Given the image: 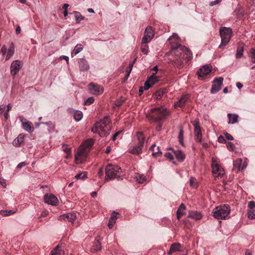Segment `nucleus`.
I'll return each instance as SVG.
<instances>
[{"instance_id": "obj_20", "label": "nucleus", "mask_w": 255, "mask_h": 255, "mask_svg": "<svg viewBox=\"0 0 255 255\" xmlns=\"http://www.w3.org/2000/svg\"><path fill=\"white\" fill-rule=\"evenodd\" d=\"M181 250V245L179 243H174L172 244L170 248V249L168 252V255H171L172 253L180 251Z\"/></svg>"}, {"instance_id": "obj_18", "label": "nucleus", "mask_w": 255, "mask_h": 255, "mask_svg": "<svg viewBox=\"0 0 255 255\" xmlns=\"http://www.w3.org/2000/svg\"><path fill=\"white\" fill-rule=\"evenodd\" d=\"M202 214L200 212L197 211H189L188 217L195 220H200L202 218Z\"/></svg>"}, {"instance_id": "obj_23", "label": "nucleus", "mask_w": 255, "mask_h": 255, "mask_svg": "<svg viewBox=\"0 0 255 255\" xmlns=\"http://www.w3.org/2000/svg\"><path fill=\"white\" fill-rule=\"evenodd\" d=\"M89 87L91 93L93 94L98 95L100 93V87L99 86L94 83H90Z\"/></svg>"}, {"instance_id": "obj_19", "label": "nucleus", "mask_w": 255, "mask_h": 255, "mask_svg": "<svg viewBox=\"0 0 255 255\" xmlns=\"http://www.w3.org/2000/svg\"><path fill=\"white\" fill-rule=\"evenodd\" d=\"M244 51V44L243 42H239L237 44V52L236 57L237 59L241 58L243 56Z\"/></svg>"}, {"instance_id": "obj_4", "label": "nucleus", "mask_w": 255, "mask_h": 255, "mask_svg": "<svg viewBox=\"0 0 255 255\" xmlns=\"http://www.w3.org/2000/svg\"><path fill=\"white\" fill-rule=\"evenodd\" d=\"M232 29L229 27H223L220 29L221 43L219 48L223 49L229 43L232 37Z\"/></svg>"}, {"instance_id": "obj_52", "label": "nucleus", "mask_w": 255, "mask_h": 255, "mask_svg": "<svg viewBox=\"0 0 255 255\" xmlns=\"http://www.w3.org/2000/svg\"><path fill=\"white\" fill-rule=\"evenodd\" d=\"M248 207L250 208L249 210H255V202L254 201H250L248 203Z\"/></svg>"}, {"instance_id": "obj_43", "label": "nucleus", "mask_w": 255, "mask_h": 255, "mask_svg": "<svg viewBox=\"0 0 255 255\" xmlns=\"http://www.w3.org/2000/svg\"><path fill=\"white\" fill-rule=\"evenodd\" d=\"M60 248L57 246L53 250L51 251L50 255H62L61 252L60 251Z\"/></svg>"}, {"instance_id": "obj_42", "label": "nucleus", "mask_w": 255, "mask_h": 255, "mask_svg": "<svg viewBox=\"0 0 255 255\" xmlns=\"http://www.w3.org/2000/svg\"><path fill=\"white\" fill-rule=\"evenodd\" d=\"M165 89H160L156 91L155 93V96L156 97L157 99H160L162 96L165 93Z\"/></svg>"}, {"instance_id": "obj_2", "label": "nucleus", "mask_w": 255, "mask_h": 255, "mask_svg": "<svg viewBox=\"0 0 255 255\" xmlns=\"http://www.w3.org/2000/svg\"><path fill=\"white\" fill-rule=\"evenodd\" d=\"M231 209L229 205H223L216 207L214 209L212 214L213 216L217 219L226 220L230 217Z\"/></svg>"}, {"instance_id": "obj_38", "label": "nucleus", "mask_w": 255, "mask_h": 255, "mask_svg": "<svg viewBox=\"0 0 255 255\" xmlns=\"http://www.w3.org/2000/svg\"><path fill=\"white\" fill-rule=\"evenodd\" d=\"M135 178L138 183L140 184L143 183L146 180L145 176L142 174H138L136 176Z\"/></svg>"}, {"instance_id": "obj_14", "label": "nucleus", "mask_w": 255, "mask_h": 255, "mask_svg": "<svg viewBox=\"0 0 255 255\" xmlns=\"http://www.w3.org/2000/svg\"><path fill=\"white\" fill-rule=\"evenodd\" d=\"M212 172L216 177H222L224 174V170L220 165L212 166Z\"/></svg>"}, {"instance_id": "obj_11", "label": "nucleus", "mask_w": 255, "mask_h": 255, "mask_svg": "<svg viewBox=\"0 0 255 255\" xmlns=\"http://www.w3.org/2000/svg\"><path fill=\"white\" fill-rule=\"evenodd\" d=\"M193 125L194 126L195 140L197 142H200L202 139V135L199 123L198 122H195L193 124Z\"/></svg>"}, {"instance_id": "obj_63", "label": "nucleus", "mask_w": 255, "mask_h": 255, "mask_svg": "<svg viewBox=\"0 0 255 255\" xmlns=\"http://www.w3.org/2000/svg\"><path fill=\"white\" fill-rule=\"evenodd\" d=\"M7 51L6 47L5 45H3L1 48L0 52L4 56L5 55Z\"/></svg>"}, {"instance_id": "obj_44", "label": "nucleus", "mask_w": 255, "mask_h": 255, "mask_svg": "<svg viewBox=\"0 0 255 255\" xmlns=\"http://www.w3.org/2000/svg\"><path fill=\"white\" fill-rule=\"evenodd\" d=\"M141 51L144 54H147L148 52V46L146 44H142Z\"/></svg>"}, {"instance_id": "obj_40", "label": "nucleus", "mask_w": 255, "mask_h": 255, "mask_svg": "<svg viewBox=\"0 0 255 255\" xmlns=\"http://www.w3.org/2000/svg\"><path fill=\"white\" fill-rule=\"evenodd\" d=\"M94 144V141L92 139H88L86 140L84 144V146L86 148H90Z\"/></svg>"}, {"instance_id": "obj_51", "label": "nucleus", "mask_w": 255, "mask_h": 255, "mask_svg": "<svg viewBox=\"0 0 255 255\" xmlns=\"http://www.w3.org/2000/svg\"><path fill=\"white\" fill-rule=\"evenodd\" d=\"M226 144H227V147L229 149V150H230V151L234 150V149L235 148V145H234V144L232 142H231L230 141H228V142H226Z\"/></svg>"}, {"instance_id": "obj_15", "label": "nucleus", "mask_w": 255, "mask_h": 255, "mask_svg": "<svg viewBox=\"0 0 255 255\" xmlns=\"http://www.w3.org/2000/svg\"><path fill=\"white\" fill-rule=\"evenodd\" d=\"M211 71V69L207 65H204L197 72V74L199 77H204Z\"/></svg>"}, {"instance_id": "obj_3", "label": "nucleus", "mask_w": 255, "mask_h": 255, "mask_svg": "<svg viewBox=\"0 0 255 255\" xmlns=\"http://www.w3.org/2000/svg\"><path fill=\"white\" fill-rule=\"evenodd\" d=\"M122 169L117 165L108 164L106 167V178L105 181H107L112 179L120 177L122 172Z\"/></svg>"}, {"instance_id": "obj_48", "label": "nucleus", "mask_w": 255, "mask_h": 255, "mask_svg": "<svg viewBox=\"0 0 255 255\" xmlns=\"http://www.w3.org/2000/svg\"><path fill=\"white\" fill-rule=\"evenodd\" d=\"M125 101V99L123 97H121L118 99L115 102V105L117 107L121 106Z\"/></svg>"}, {"instance_id": "obj_8", "label": "nucleus", "mask_w": 255, "mask_h": 255, "mask_svg": "<svg viewBox=\"0 0 255 255\" xmlns=\"http://www.w3.org/2000/svg\"><path fill=\"white\" fill-rule=\"evenodd\" d=\"M91 131L93 133H98L100 137H104L109 134V131L105 129L104 127H101L97 122L92 128Z\"/></svg>"}, {"instance_id": "obj_34", "label": "nucleus", "mask_w": 255, "mask_h": 255, "mask_svg": "<svg viewBox=\"0 0 255 255\" xmlns=\"http://www.w3.org/2000/svg\"><path fill=\"white\" fill-rule=\"evenodd\" d=\"M147 80L153 85L158 81L157 77L156 76V73H153L150 77H148Z\"/></svg>"}, {"instance_id": "obj_17", "label": "nucleus", "mask_w": 255, "mask_h": 255, "mask_svg": "<svg viewBox=\"0 0 255 255\" xmlns=\"http://www.w3.org/2000/svg\"><path fill=\"white\" fill-rule=\"evenodd\" d=\"M78 64L80 71H85L89 70L90 66L87 61L84 58H81L78 60Z\"/></svg>"}, {"instance_id": "obj_39", "label": "nucleus", "mask_w": 255, "mask_h": 255, "mask_svg": "<svg viewBox=\"0 0 255 255\" xmlns=\"http://www.w3.org/2000/svg\"><path fill=\"white\" fill-rule=\"evenodd\" d=\"M15 213L13 210H1L0 211V214L2 216H9Z\"/></svg>"}, {"instance_id": "obj_12", "label": "nucleus", "mask_w": 255, "mask_h": 255, "mask_svg": "<svg viewBox=\"0 0 255 255\" xmlns=\"http://www.w3.org/2000/svg\"><path fill=\"white\" fill-rule=\"evenodd\" d=\"M189 98V95H188V94L183 95L178 101H177L174 103L175 108L176 109L178 107H183L185 105L186 102H187V101L188 100Z\"/></svg>"}, {"instance_id": "obj_27", "label": "nucleus", "mask_w": 255, "mask_h": 255, "mask_svg": "<svg viewBox=\"0 0 255 255\" xmlns=\"http://www.w3.org/2000/svg\"><path fill=\"white\" fill-rule=\"evenodd\" d=\"M185 209H186L185 205L183 203H182L179 207V208L177 211V212H176L177 218L178 219H180V218L184 214H185V212H184V211Z\"/></svg>"}, {"instance_id": "obj_29", "label": "nucleus", "mask_w": 255, "mask_h": 255, "mask_svg": "<svg viewBox=\"0 0 255 255\" xmlns=\"http://www.w3.org/2000/svg\"><path fill=\"white\" fill-rule=\"evenodd\" d=\"M242 160V159H237L236 162L234 163V167H237L239 170H243L246 168L247 164L244 163L242 165L241 164Z\"/></svg>"}, {"instance_id": "obj_16", "label": "nucleus", "mask_w": 255, "mask_h": 255, "mask_svg": "<svg viewBox=\"0 0 255 255\" xmlns=\"http://www.w3.org/2000/svg\"><path fill=\"white\" fill-rule=\"evenodd\" d=\"M97 123H99V125L101 126V127H104V129H106L107 131H108L109 133L110 132L111 128L109 126V124L110 123V120L109 117H106L100 121L97 122Z\"/></svg>"}, {"instance_id": "obj_1", "label": "nucleus", "mask_w": 255, "mask_h": 255, "mask_svg": "<svg viewBox=\"0 0 255 255\" xmlns=\"http://www.w3.org/2000/svg\"><path fill=\"white\" fill-rule=\"evenodd\" d=\"M169 115V111L164 107L153 108L147 115L149 119L154 123L165 121Z\"/></svg>"}, {"instance_id": "obj_36", "label": "nucleus", "mask_w": 255, "mask_h": 255, "mask_svg": "<svg viewBox=\"0 0 255 255\" xmlns=\"http://www.w3.org/2000/svg\"><path fill=\"white\" fill-rule=\"evenodd\" d=\"M75 178L77 180H78V179L84 180L87 178V172H82L79 174H78L75 176Z\"/></svg>"}, {"instance_id": "obj_33", "label": "nucleus", "mask_w": 255, "mask_h": 255, "mask_svg": "<svg viewBox=\"0 0 255 255\" xmlns=\"http://www.w3.org/2000/svg\"><path fill=\"white\" fill-rule=\"evenodd\" d=\"M83 49V47L81 44H77L73 51L71 53V55L73 56H75L79 52H80Z\"/></svg>"}, {"instance_id": "obj_22", "label": "nucleus", "mask_w": 255, "mask_h": 255, "mask_svg": "<svg viewBox=\"0 0 255 255\" xmlns=\"http://www.w3.org/2000/svg\"><path fill=\"white\" fill-rule=\"evenodd\" d=\"M136 135L138 141L137 144L143 147L145 141V136L143 133L141 131H138L136 132Z\"/></svg>"}, {"instance_id": "obj_62", "label": "nucleus", "mask_w": 255, "mask_h": 255, "mask_svg": "<svg viewBox=\"0 0 255 255\" xmlns=\"http://www.w3.org/2000/svg\"><path fill=\"white\" fill-rule=\"evenodd\" d=\"M222 0H215L214 1H211L209 3L210 6H213L219 2H220Z\"/></svg>"}, {"instance_id": "obj_31", "label": "nucleus", "mask_w": 255, "mask_h": 255, "mask_svg": "<svg viewBox=\"0 0 255 255\" xmlns=\"http://www.w3.org/2000/svg\"><path fill=\"white\" fill-rule=\"evenodd\" d=\"M14 45L13 43H11L8 49V52L6 56L5 59L8 60L14 54Z\"/></svg>"}, {"instance_id": "obj_61", "label": "nucleus", "mask_w": 255, "mask_h": 255, "mask_svg": "<svg viewBox=\"0 0 255 255\" xmlns=\"http://www.w3.org/2000/svg\"><path fill=\"white\" fill-rule=\"evenodd\" d=\"M0 184L4 188L6 186L5 180L2 177H0Z\"/></svg>"}, {"instance_id": "obj_55", "label": "nucleus", "mask_w": 255, "mask_h": 255, "mask_svg": "<svg viewBox=\"0 0 255 255\" xmlns=\"http://www.w3.org/2000/svg\"><path fill=\"white\" fill-rule=\"evenodd\" d=\"M224 135L225 136L226 138L229 140H232L234 139L233 136L228 132L224 133Z\"/></svg>"}, {"instance_id": "obj_35", "label": "nucleus", "mask_w": 255, "mask_h": 255, "mask_svg": "<svg viewBox=\"0 0 255 255\" xmlns=\"http://www.w3.org/2000/svg\"><path fill=\"white\" fill-rule=\"evenodd\" d=\"M74 12L75 14V18L77 23H79L81 21L83 20L84 19V17L82 16L80 13V12L78 11H74Z\"/></svg>"}, {"instance_id": "obj_53", "label": "nucleus", "mask_w": 255, "mask_h": 255, "mask_svg": "<svg viewBox=\"0 0 255 255\" xmlns=\"http://www.w3.org/2000/svg\"><path fill=\"white\" fill-rule=\"evenodd\" d=\"M119 214V213L118 212H116L115 211H114L112 213V215H111V216L110 217V219L114 220V221H116L117 219L118 218V215Z\"/></svg>"}, {"instance_id": "obj_26", "label": "nucleus", "mask_w": 255, "mask_h": 255, "mask_svg": "<svg viewBox=\"0 0 255 255\" xmlns=\"http://www.w3.org/2000/svg\"><path fill=\"white\" fill-rule=\"evenodd\" d=\"M22 128L25 130L29 132H31L34 130L32 124L30 122L22 123Z\"/></svg>"}, {"instance_id": "obj_30", "label": "nucleus", "mask_w": 255, "mask_h": 255, "mask_svg": "<svg viewBox=\"0 0 255 255\" xmlns=\"http://www.w3.org/2000/svg\"><path fill=\"white\" fill-rule=\"evenodd\" d=\"M74 119L76 122H79L83 118V113L81 111L73 110Z\"/></svg>"}, {"instance_id": "obj_37", "label": "nucleus", "mask_w": 255, "mask_h": 255, "mask_svg": "<svg viewBox=\"0 0 255 255\" xmlns=\"http://www.w3.org/2000/svg\"><path fill=\"white\" fill-rule=\"evenodd\" d=\"M183 132H183V128H181L179 130V134H178V139H179V142L180 144H181L182 145H183L184 144Z\"/></svg>"}, {"instance_id": "obj_9", "label": "nucleus", "mask_w": 255, "mask_h": 255, "mask_svg": "<svg viewBox=\"0 0 255 255\" xmlns=\"http://www.w3.org/2000/svg\"><path fill=\"white\" fill-rule=\"evenodd\" d=\"M43 199L45 203L52 206H57L59 203L58 198L53 194H46Z\"/></svg>"}, {"instance_id": "obj_41", "label": "nucleus", "mask_w": 255, "mask_h": 255, "mask_svg": "<svg viewBox=\"0 0 255 255\" xmlns=\"http://www.w3.org/2000/svg\"><path fill=\"white\" fill-rule=\"evenodd\" d=\"M250 54L252 62L255 63V48H251L250 50Z\"/></svg>"}, {"instance_id": "obj_25", "label": "nucleus", "mask_w": 255, "mask_h": 255, "mask_svg": "<svg viewBox=\"0 0 255 255\" xmlns=\"http://www.w3.org/2000/svg\"><path fill=\"white\" fill-rule=\"evenodd\" d=\"M227 116L229 119L228 124H234L238 122L239 116L238 115L229 113Z\"/></svg>"}, {"instance_id": "obj_5", "label": "nucleus", "mask_w": 255, "mask_h": 255, "mask_svg": "<svg viewBox=\"0 0 255 255\" xmlns=\"http://www.w3.org/2000/svg\"><path fill=\"white\" fill-rule=\"evenodd\" d=\"M171 50L172 53L177 56H180L182 53L184 52L187 55V57L190 58L192 56V52L189 49L184 45L177 43H172L171 44Z\"/></svg>"}, {"instance_id": "obj_60", "label": "nucleus", "mask_w": 255, "mask_h": 255, "mask_svg": "<svg viewBox=\"0 0 255 255\" xmlns=\"http://www.w3.org/2000/svg\"><path fill=\"white\" fill-rule=\"evenodd\" d=\"M28 164L27 163H26V162H21L20 163H19L17 166V168H21L24 166H25L26 165H27Z\"/></svg>"}, {"instance_id": "obj_32", "label": "nucleus", "mask_w": 255, "mask_h": 255, "mask_svg": "<svg viewBox=\"0 0 255 255\" xmlns=\"http://www.w3.org/2000/svg\"><path fill=\"white\" fill-rule=\"evenodd\" d=\"M101 243H100L99 240L96 239L93 244L92 248L91 250L93 252H97L98 251L101 250Z\"/></svg>"}, {"instance_id": "obj_10", "label": "nucleus", "mask_w": 255, "mask_h": 255, "mask_svg": "<svg viewBox=\"0 0 255 255\" xmlns=\"http://www.w3.org/2000/svg\"><path fill=\"white\" fill-rule=\"evenodd\" d=\"M22 64L19 60L13 61L10 66V72L11 75L14 77L19 72L21 68Z\"/></svg>"}, {"instance_id": "obj_24", "label": "nucleus", "mask_w": 255, "mask_h": 255, "mask_svg": "<svg viewBox=\"0 0 255 255\" xmlns=\"http://www.w3.org/2000/svg\"><path fill=\"white\" fill-rule=\"evenodd\" d=\"M142 146L137 144L130 149L129 152V153L134 155H138L142 152Z\"/></svg>"}, {"instance_id": "obj_45", "label": "nucleus", "mask_w": 255, "mask_h": 255, "mask_svg": "<svg viewBox=\"0 0 255 255\" xmlns=\"http://www.w3.org/2000/svg\"><path fill=\"white\" fill-rule=\"evenodd\" d=\"M196 179L193 177H191L189 180L190 185L193 188H196L197 187V182Z\"/></svg>"}, {"instance_id": "obj_47", "label": "nucleus", "mask_w": 255, "mask_h": 255, "mask_svg": "<svg viewBox=\"0 0 255 255\" xmlns=\"http://www.w3.org/2000/svg\"><path fill=\"white\" fill-rule=\"evenodd\" d=\"M152 85H153L150 83V82L149 81L146 80L144 83V86L142 87L144 88V90H148L150 87H151Z\"/></svg>"}, {"instance_id": "obj_50", "label": "nucleus", "mask_w": 255, "mask_h": 255, "mask_svg": "<svg viewBox=\"0 0 255 255\" xmlns=\"http://www.w3.org/2000/svg\"><path fill=\"white\" fill-rule=\"evenodd\" d=\"M94 101V99L93 97H89L84 102V105H90L93 103Z\"/></svg>"}, {"instance_id": "obj_54", "label": "nucleus", "mask_w": 255, "mask_h": 255, "mask_svg": "<svg viewBox=\"0 0 255 255\" xmlns=\"http://www.w3.org/2000/svg\"><path fill=\"white\" fill-rule=\"evenodd\" d=\"M218 142L221 143H226L227 141L224 137L221 135L218 138Z\"/></svg>"}, {"instance_id": "obj_59", "label": "nucleus", "mask_w": 255, "mask_h": 255, "mask_svg": "<svg viewBox=\"0 0 255 255\" xmlns=\"http://www.w3.org/2000/svg\"><path fill=\"white\" fill-rule=\"evenodd\" d=\"M175 64L179 68H182L183 65V62L181 60H177L175 62Z\"/></svg>"}, {"instance_id": "obj_49", "label": "nucleus", "mask_w": 255, "mask_h": 255, "mask_svg": "<svg viewBox=\"0 0 255 255\" xmlns=\"http://www.w3.org/2000/svg\"><path fill=\"white\" fill-rule=\"evenodd\" d=\"M162 152L160 150V148L159 146L157 147V152H153L152 153V155L153 156H159L161 155Z\"/></svg>"}, {"instance_id": "obj_21", "label": "nucleus", "mask_w": 255, "mask_h": 255, "mask_svg": "<svg viewBox=\"0 0 255 255\" xmlns=\"http://www.w3.org/2000/svg\"><path fill=\"white\" fill-rule=\"evenodd\" d=\"M174 154L176 157V159L181 162H183L185 158V155L184 153L181 150H173Z\"/></svg>"}, {"instance_id": "obj_46", "label": "nucleus", "mask_w": 255, "mask_h": 255, "mask_svg": "<svg viewBox=\"0 0 255 255\" xmlns=\"http://www.w3.org/2000/svg\"><path fill=\"white\" fill-rule=\"evenodd\" d=\"M248 218L250 219H254L255 218V210H248Z\"/></svg>"}, {"instance_id": "obj_58", "label": "nucleus", "mask_w": 255, "mask_h": 255, "mask_svg": "<svg viewBox=\"0 0 255 255\" xmlns=\"http://www.w3.org/2000/svg\"><path fill=\"white\" fill-rule=\"evenodd\" d=\"M133 66V62H130L129 63V65H128L129 71L128 72V71H127V72H126L127 75L128 76H129V73H130V72L132 70Z\"/></svg>"}, {"instance_id": "obj_6", "label": "nucleus", "mask_w": 255, "mask_h": 255, "mask_svg": "<svg viewBox=\"0 0 255 255\" xmlns=\"http://www.w3.org/2000/svg\"><path fill=\"white\" fill-rule=\"evenodd\" d=\"M223 80V78L221 77H216L214 79L210 91L211 94H215L221 89Z\"/></svg>"}, {"instance_id": "obj_64", "label": "nucleus", "mask_w": 255, "mask_h": 255, "mask_svg": "<svg viewBox=\"0 0 255 255\" xmlns=\"http://www.w3.org/2000/svg\"><path fill=\"white\" fill-rule=\"evenodd\" d=\"M103 174H104L103 167H102L100 168V169H99V170L98 172V176L99 177H101L103 175Z\"/></svg>"}, {"instance_id": "obj_13", "label": "nucleus", "mask_w": 255, "mask_h": 255, "mask_svg": "<svg viewBox=\"0 0 255 255\" xmlns=\"http://www.w3.org/2000/svg\"><path fill=\"white\" fill-rule=\"evenodd\" d=\"M76 214L74 213H69L65 214L60 216L61 220H64L65 221H68L72 223H74L75 220L76 219Z\"/></svg>"}, {"instance_id": "obj_57", "label": "nucleus", "mask_w": 255, "mask_h": 255, "mask_svg": "<svg viewBox=\"0 0 255 255\" xmlns=\"http://www.w3.org/2000/svg\"><path fill=\"white\" fill-rule=\"evenodd\" d=\"M164 155L167 158L169 159L170 160H172L173 159V155L172 154V153L170 152H166Z\"/></svg>"}, {"instance_id": "obj_28", "label": "nucleus", "mask_w": 255, "mask_h": 255, "mask_svg": "<svg viewBox=\"0 0 255 255\" xmlns=\"http://www.w3.org/2000/svg\"><path fill=\"white\" fill-rule=\"evenodd\" d=\"M24 135L22 134H20L18 136V137L15 138L13 141V144L16 146H19L22 142H23L24 140Z\"/></svg>"}, {"instance_id": "obj_7", "label": "nucleus", "mask_w": 255, "mask_h": 255, "mask_svg": "<svg viewBox=\"0 0 255 255\" xmlns=\"http://www.w3.org/2000/svg\"><path fill=\"white\" fill-rule=\"evenodd\" d=\"M153 29L151 26H148L146 28L144 36L142 38L141 44H146L150 42L154 36Z\"/></svg>"}, {"instance_id": "obj_56", "label": "nucleus", "mask_w": 255, "mask_h": 255, "mask_svg": "<svg viewBox=\"0 0 255 255\" xmlns=\"http://www.w3.org/2000/svg\"><path fill=\"white\" fill-rule=\"evenodd\" d=\"M116 223V221L110 219V220L109 221V223H108V227L110 229H111L113 228L114 225Z\"/></svg>"}]
</instances>
